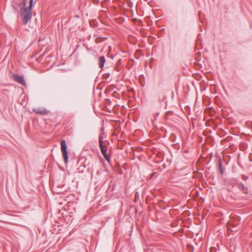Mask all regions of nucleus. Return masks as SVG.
I'll return each instance as SVG.
<instances>
[{
    "mask_svg": "<svg viewBox=\"0 0 252 252\" xmlns=\"http://www.w3.org/2000/svg\"><path fill=\"white\" fill-rule=\"evenodd\" d=\"M108 144V142H106L103 141V137L100 135L99 136V145L100 150L104 158L109 163L110 162V157L107 153Z\"/></svg>",
    "mask_w": 252,
    "mask_h": 252,
    "instance_id": "obj_2",
    "label": "nucleus"
},
{
    "mask_svg": "<svg viewBox=\"0 0 252 252\" xmlns=\"http://www.w3.org/2000/svg\"><path fill=\"white\" fill-rule=\"evenodd\" d=\"M105 62V59L104 56H101L99 58V66L100 68H102L104 66V63Z\"/></svg>",
    "mask_w": 252,
    "mask_h": 252,
    "instance_id": "obj_6",
    "label": "nucleus"
},
{
    "mask_svg": "<svg viewBox=\"0 0 252 252\" xmlns=\"http://www.w3.org/2000/svg\"><path fill=\"white\" fill-rule=\"evenodd\" d=\"M13 79L17 83L21 84L24 86H26L25 80L23 76H19L18 75L14 74L13 75Z\"/></svg>",
    "mask_w": 252,
    "mask_h": 252,
    "instance_id": "obj_4",
    "label": "nucleus"
},
{
    "mask_svg": "<svg viewBox=\"0 0 252 252\" xmlns=\"http://www.w3.org/2000/svg\"><path fill=\"white\" fill-rule=\"evenodd\" d=\"M61 150L63 153V156L65 163H67L68 155L67 152V146L64 140H62L61 141Z\"/></svg>",
    "mask_w": 252,
    "mask_h": 252,
    "instance_id": "obj_3",
    "label": "nucleus"
},
{
    "mask_svg": "<svg viewBox=\"0 0 252 252\" xmlns=\"http://www.w3.org/2000/svg\"><path fill=\"white\" fill-rule=\"evenodd\" d=\"M33 0H30V5L26 7L27 0H23L22 3L24 7L21 9V13L23 18V24L27 25L32 18V8Z\"/></svg>",
    "mask_w": 252,
    "mask_h": 252,
    "instance_id": "obj_1",
    "label": "nucleus"
},
{
    "mask_svg": "<svg viewBox=\"0 0 252 252\" xmlns=\"http://www.w3.org/2000/svg\"><path fill=\"white\" fill-rule=\"evenodd\" d=\"M221 161H220V167H221Z\"/></svg>",
    "mask_w": 252,
    "mask_h": 252,
    "instance_id": "obj_7",
    "label": "nucleus"
},
{
    "mask_svg": "<svg viewBox=\"0 0 252 252\" xmlns=\"http://www.w3.org/2000/svg\"><path fill=\"white\" fill-rule=\"evenodd\" d=\"M33 111L39 115H45L48 113V111L43 108H35L33 109Z\"/></svg>",
    "mask_w": 252,
    "mask_h": 252,
    "instance_id": "obj_5",
    "label": "nucleus"
}]
</instances>
